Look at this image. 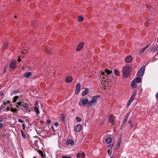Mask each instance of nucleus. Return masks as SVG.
Masks as SVG:
<instances>
[{"instance_id":"6ab92c4d","label":"nucleus","mask_w":158,"mask_h":158,"mask_svg":"<svg viewBox=\"0 0 158 158\" xmlns=\"http://www.w3.org/2000/svg\"><path fill=\"white\" fill-rule=\"evenodd\" d=\"M88 92V89L87 88H85V90H83L82 92V96H85V95H86L87 94Z\"/></svg>"},{"instance_id":"a18cd8bd","label":"nucleus","mask_w":158,"mask_h":158,"mask_svg":"<svg viewBox=\"0 0 158 158\" xmlns=\"http://www.w3.org/2000/svg\"><path fill=\"white\" fill-rule=\"evenodd\" d=\"M62 158H71V156H62Z\"/></svg>"},{"instance_id":"39448f33","label":"nucleus","mask_w":158,"mask_h":158,"mask_svg":"<svg viewBox=\"0 0 158 158\" xmlns=\"http://www.w3.org/2000/svg\"><path fill=\"white\" fill-rule=\"evenodd\" d=\"M108 120L109 122L110 123H111L112 124H114L115 121L114 115L112 114L110 115L108 117Z\"/></svg>"},{"instance_id":"ddd939ff","label":"nucleus","mask_w":158,"mask_h":158,"mask_svg":"<svg viewBox=\"0 0 158 158\" xmlns=\"http://www.w3.org/2000/svg\"><path fill=\"white\" fill-rule=\"evenodd\" d=\"M32 73L31 72H26L24 74L23 76L26 78H28L32 74Z\"/></svg>"},{"instance_id":"ea45409f","label":"nucleus","mask_w":158,"mask_h":158,"mask_svg":"<svg viewBox=\"0 0 158 158\" xmlns=\"http://www.w3.org/2000/svg\"><path fill=\"white\" fill-rule=\"evenodd\" d=\"M22 102H18L17 103V104L18 105L20 106H19V108H20V107H21V106L22 104Z\"/></svg>"},{"instance_id":"6e6552de","label":"nucleus","mask_w":158,"mask_h":158,"mask_svg":"<svg viewBox=\"0 0 158 158\" xmlns=\"http://www.w3.org/2000/svg\"><path fill=\"white\" fill-rule=\"evenodd\" d=\"M81 128L82 126L81 124H79L75 126L74 129L76 132H79L81 130Z\"/></svg>"},{"instance_id":"4468645a","label":"nucleus","mask_w":158,"mask_h":158,"mask_svg":"<svg viewBox=\"0 0 158 158\" xmlns=\"http://www.w3.org/2000/svg\"><path fill=\"white\" fill-rule=\"evenodd\" d=\"M73 80V78L69 76L67 77L65 79V81L67 83L71 82Z\"/></svg>"},{"instance_id":"774afa93","label":"nucleus","mask_w":158,"mask_h":158,"mask_svg":"<svg viewBox=\"0 0 158 158\" xmlns=\"http://www.w3.org/2000/svg\"><path fill=\"white\" fill-rule=\"evenodd\" d=\"M19 106V105H16V107H17L19 108V106Z\"/></svg>"},{"instance_id":"7c9ffc66","label":"nucleus","mask_w":158,"mask_h":158,"mask_svg":"<svg viewBox=\"0 0 158 158\" xmlns=\"http://www.w3.org/2000/svg\"><path fill=\"white\" fill-rule=\"evenodd\" d=\"M139 77H137L136 79V83H139L141 81V78Z\"/></svg>"},{"instance_id":"9d476101","label":"nucleus","mask_w":158,"mask_h":158,"mask_svg":"<svg viewBox=\"0 0 158 158\" xmlns=\"http://www.w3.org/2000/svg\"><path fill=\"white\" fill-rule=\"evenodd\" d=\"M9 67L13 69H15V61L13 60L11 61L10 63Z\"/></svg>"},{"instance_id":"6e6d98bb","label":"nucleus","mask_w":158,"mask_h":158,"mask_svg":"<svg viewBox=\"0 0 158 158\" xmlns=\"http://www.w3.org/2000/svg\"><path fill=\"white\" fill-rule=\"evenodd\" d=\"M108 154H109L110 156V155H111V153H110V149L108 150Z\"/></svg>"},{"instance_id":"e433bc0d","label":"nucleus","mask_w":158,"mask_h":158,"mask_svg":"<svg viewBox=\"0 0 158 158\" xmlns=\"http://www.w3.org/2000/svg\"><path fill=\"white\" fill-rule=\"evenodd\" d=\"M76 119H77V122H80L81 121V119L80 117H77Z\"/></svg>"},{"instance_id":"72a5a7b5","label":"nucleus","mask_w":158,"mask_h":158,"mask_svg":"<svg viewBox=\"0 0 158 158\" xmlns=\"http://www.w3.org/2000/svg\"><path fill=\"white\" fill-rule=\"evenodd\" d=\"M105 71L108 75L110 74L112 72L111 71H110L109 70L107 69H105Z\"/></svg>"},{"instance_id":"5fc2aeb1","label":"nucleus","mask_w":158,"mask_h":158,"mask_svg":"<svg viewBox=\"0 0 158 158\" xmlns=\"http://www.w3.org/2000/svg\"><path fill=\"white\" fill-rule=\"evenodd\" d=\"M22 127H23V129H25V127L24 124L23 123V124H22Z\"/></svg>"},{"instance_id":"338daca9","label":"nucleus","mask_w":158,"mask_h":158,"mask_svg":"<svg viewBox=\"0 0 158 158\" xmlns=\"http://www.w3.org/2000/svg\"><path fill=\"white\" fill-rule=\"evenodd\" d=\"M0 95L2 96L3 95V94L2 93H0Z\"/></svg>"},{"instance_id":"9b49d317","label":"nucleus","mask_w":158,"mask_h":158,"mask_svg":"<svg viewBox=\"0 0 158 158\" xmlns=\"http://www.w3.org/2000/svg\"><path fill=\"white\" fill-rule=\"evenodd\" d=\"M133 58L130 56H127L125 59V61L126 62L128 63H131L132 60Z\"/></svg>"},{"instance_id":"a211bd4d","label":"nucleus","mask_w":158,"mask_h":158,"mask_svg":"<svg viewBox=\"0 0 158 158\" xmlns=\"http://www.w3.org/2000/svg\"><path fill=\"white\" fill-rule=\"evenodd\" d=\"M131 85L133 88H135L136 86L135 79H134L131 83Z\"/></svg>"},{"instance_id":"c85d7f7f","label":"nucleus","mask_w":158,"mask_h":158,"mask_svg":"<svg viewBox=\"0 0 158 158\" xmlns=\"http://www.w3.org/2000/svg\"><path fill=\"white\" fill-rule=\"evenodd\" d=\"M64 115L63 114H61V121L64 122Z\"/></svg>"},{"instance_id":"20e7f679","label":"nucleus","mask_w":158,"mask_h":158,"mask_svg":"<svg viewBox=\"0 0 158 158\" xmlns=\"http://www.w3.org/2000/svg\"><path fill=\"white\" fill-rule=\"evenodd\" d=\"M89 100L87 99H85V98L81 100L79 102V105L81 106L82 105H85L87 103L88 104Z\"/></svg>"},{"instance_id":"79ce46f5","label":"nucleus","mask_w":158,"mask_h":158,"mask_svg":"<svg viewBox=\"0 0 158 158\" xmlns=\"http://www.w3.org/2000/svg\"><path fill=\"white\" fill-rule=\"evenodd\" d=\"M81 156L82 157L84 158L85 156V154L84 152H82L81 154Z\"/></svg>"},{"instance_id":"a19ab883","label":"nucleus","mask_w":158,"mask_h":158,"mask_svg":"<svg viewBox=\"0 0 158 158\" xmlns=\"http://www.w3.org/2000/svg\"><path fill=\"white\" fill-rule=\"evenodd\" d=\"M155 57L156 60L158 59V52L155 55Z\"/></svg>"},{"instance_id":"a878e982","label":"nucleus","mask_w":158,"mask_h":158,"mask_svg":"<svg viewBox=\"0 0 158 158\" xmlns=\"http://www.w3.org/2000/svg\"><path fill=\"white\" fill-rule=\"evenodd\" d=\"M19 98V97L18 96H16L13 98V102H16L17 99Z\"/></svg>"},{"instance_id":"603ef678","label":"nucleus","mask_w":158,"mask_h":158,"mask_svg":"<svg viewBox=\"0 0 158 158\" xmlns=\"http://www.w3.org/2000/svg\"><path fill=\"white\" fill-rule=\"evenodd\" d=\"M4 118H0V123L4 121Z\"/></svg>"},{"instance_id":"69168bd1","label":"nucleus","mask_w":158,"mask_h":158,"mask_svg":"<svg viewBox=\"0 0 158 158\" xmlns=\"http://www.w3.org/2000/svg\"><path fill=\"white\" fill-rule=\"evenodd\" d=\"M18 61L19 62H20L21 61V60H20V58H19L18 59Z\"/></svg>"},{"instance_id":"0e129e2a","label":"nucleus","mask_w":158,"mask_h":158,"mask_svg":"<svg viewBox=\"0 0 158 158\" xmlns=\"http://www.w3.org/2000/svg\"><path fill=\"white\" fill-rule=\"evenodd\" d=\"M6 110H10V108L9 107H7L6 109Z\"/></svg>"},{"instance_id":"1a4fd4ad","label":"nucleus","mask_w":158,"mask_h":158,"mask_svg":"<svg viewBox=\"0 0 158 158\" xmlns=\"http://www.w3.org/2000/svg\"><path fill=\"white\" fill-rule=\"evenodd\" d=\"M84 43L83 42L80 43L77 46V51H80L83 47Z\"/></svg>"},{"instance_id":"4be33fe9","label":"nucleus","mask_w":158,"mask_h":158,"mask_svg":"<svg viewBox=\"0 0 158 158\" xmlns=\"http://www.w3.org/2000/svg\"><path fill=\"white\" fill-rule=\"evenodd\" d=\"M19 90H13L12 91L11 93L10 94V95H12L14 94H16L18 93L19 92Z\"/></svg>"},{"instance_id":"473e14b6","label":"nucleus","mask_w":158,"mask_h":158,"mask_svg":"<svg viewBox=\"0 0 158 158\" xmlns=\"http://www.w3.org/2000/svg\"><path fill=\"white\" fill-rule=\"evenodd\" d=\"M21 133L22 135V137L24 139H25L26 137V136L24 133V132L21 130Z\"/></svg>"},{"instance_id":"864d4df0","label":"nucleus","mask_w":158,"mask_h":158,"mask_svg":"<svg viewBox=\"0 0 158 158\" xmlns=\"http://www.w3.org/2000/svg\"><path fill=\"white\" fill-rule=\"evenodd\" d=\"M54 125L56 126V127H57L58 126V123L57 122H56L55 123H54Z\"/></svg>"},{"instance_id":"052dcab7","label":"nucleus","mask_w":158,"mask_h":158,"mask_svg":"<svg viewBox=\"0 0 158 158\" xmlns=\"http://www.w3.org/2000/svg\"><path fill=\"white\" fill-rule=\"evenodd\" d=\"M156 98H158V93L156 94Z\"/></svg>"},{"instance_id":"680f3d73","label":"nucleus","mask_w":158,"mask_h":158,"mask_svg":"<svg viewBox=\"0 0 158 158\" xmlns=\"http://www.w3.org/2000/svg\"><path fill=\"white\" fill-rule=\"evenodd\" d=\"M6 104H8L9 103H10V102L9 101H8L6 102Z\"/></svg>"},{"instance_id":"e2e57ef3","label":"nucleus","mask_w":158,"mask_h":158,"mask_svg":"<svg viewBox=\"0 0 158 158\" xmlns=\"http://www.w3.org/2000/svg\"><path fill=\"white\" fill-rule=\"evenodd\" d=\"M105 74V73L104 72H102V73H101V74L103 75V76H104V75Z\"/></svg>"},{"instance_id":"c03bdc74","label":"nucleus","mask_w":158,"mask_h":158,"mask_svg":"<svg viewBox=\"0 0 158 158\" xmlns=\"http://www.w3.org/2000/svg\"><path fill=\"white\" fill-rule=\"evenodd\" d=\"M119 144H117L116 145V147L114 150H116L119 147Z\"/></svg>"},{"instance_id":"7ed1b4c3","label":"nucleus","mask_w":158,"mask_h":158,"mask_svg":"<svg viewBox=\"0 0 158 158\" xmlns=\"http://www.w3.org/2000/svg\"><path fill=\"white\" fill-rule=\"evenodd\" d=\"M145 70V67L144 66H142L139 70L137 74V76L139 77L142 76L143 75Z\"/></svg>"},{"instance_id":"49530a36","label":"nucleus","mask_w":158,"mask_h":158,"mask_svg":"<svg viewBox=\"0 0 158 158\" xmlns=\"http://www.w3.org/2000/svg\"><path fill=\"white\" fill-rule=\"evenodd\" d=\"M8 67L7 65H6V66H5L4 67V72H6V71L7 69H8Z\"/></svg>"},{"instance_id":"09e8293b","label":"nucleus","mask_w":158,"mask_h":158,"mask_svg":"<svg viewBox=\"0 0 158 158\" xmlns=\"http://www.w3.org/2000/svg\"><path fill=\"white\" fill-rule=\"evenodd\" d=\"M114 144H110L108 146L109 148H111L113 146Z\"/></svg>"},{"instance_id":"13d9d810","label":"nucleus","mask_w":158,"mask_h":158,"mask_svg":"<svg viewBox=\"0 0 158 158\" xmlns=\"http://www.w3.org/2000/svg\"><path fill=\"white\" fill-rule=\"evenodd\" d=\"M128 122L130 124H131V123H132V121L131 120H129Z\"/></svg>"},{"instance_id":"2eb2a0df","label":"nucleus","mask_w":158,"mask_h":158,"mask_svg":"<svg viewBox=\"0 0 158 158\" xmlns=\"http://www.w3.org/2000/svg\"><path fill=\"white\" fill-rule=\"evenodd\" d=\"M157 50H158V46H155L152 48L150 51L154 53Z\"/></svg>"},{"instance_id":"8fccbe9b","label":"nucleus","mask_w":158,"mask_h":158,"mask_svg":"<svg viewBox=\"0 0 158 158\" xmlns=\"http://www.w3.org/2000/svg\"><path fill=\"white\" fill-rule=\"evenodd\" d=\"M3 127V124L2 123H0V128H2Z\"/></svg>"},{"instance_id":"c9c22d12","label":"nucleus","mask_w":158,"mask_h":158,"mask_svg":"<svg viewBox=\"0 0 158 158\" xmlns=\"http://www.w3.org/2000/svg\"><path fill=\"white\" fill-rule=\"evenodd\" d=\"M8 44L7 43H5L3 45V47L4 49H6L8 46Z\"/></svg>"},{"instance_id":"f257e3e1","label":"nucleus","mask_w":158,"mask_h":158,"mask_svg":"<svg viewBox=\"0 0 158 158\" xmlns=\"http://www.w3.org/2000/svg\"><path fill=\"white\" fill-rule=\"evenodd\" d=\"M100 97V95H96L93 96L92 98V100L88 103L87 107H89L95 105L97 103V99Z\"/></svg>"},{"instance_id":"f8f14e48","label":"nucleus","mask_w":158,"mask_h":158,"mask_svg":"<svg viewBox=\"0 0 158 158\" xmlns=\"http://www.w3.org/2000/svg\"><path fill=\"white\" fill-rule=\"evenodd\" d=\"M67 143L68 145L73 146L74 144V141L72 139H69L67 141Z\"/></svg>"},{"instance_id":"de8ad7c7","label":"nucleus","mask_w":158,"mask_h":158,"mask_svg":"<svg viewBox=\"0 0 158 158\" xmlns=\"http://www.w3.org/2000/svg\"><path fill=\"white\" fill-rule=\"evenodd\" d=\"M18 121L19 122L21 123H23L24 122V121L21 119H18Z\"/></svg>"},{"instance_id":"c756f323","label":"nucleus","mask_w":158,"mask_h":158,"mask_svg":"<svg viewBox=\"0 0 158 158\" xmlns=\"http://www.w3.org/2000/svg\"><path fill=\"white\" fill-rule=\"evenodd\" d=\"M10 110L13 112L16 113L17 112V110L16 109H13V108L11 107L10 108Z\"/></svg>"},{"instance_id":"58836bf2","label":"nucleus","mask_w":158,"mask_h":158,"mask_svg":"<svg viewBox=\"0 0 158 158\" xmlns=\"http://www.w3.org/2000/svg\"><path fill=\"white\" fill-rule=\"evenodd\" d=\"M121 136L119 138L118 141V144H119L120 145L121 142Z\"/></svg>"},{"instance_id":"aec40b11","label":"nucleus","mask_w":158,"mask_h":158,"mask_svg":"<svg viewBox=\"0 0 158 158\" xmlns=\"http://www.w3.org/2000/svg\"><path fill=\"white\" fill-rule=\"evenodd\" d=\"M6 105V102H3V104H2L0 107V110H3L4 108L5 107Z\"/></svg>"},{"instance_id":"bb28decb","label":"nucleus","mask_w":158,"mask_h":158,"mask_svg":"<svg viewBox=\"0 0 158 158\" xmlns=\"http://www.w3.org/2000/svg\"><path fill=\"white\" fill-rule=\"evenodd\" d=\"M46 51V52L48 54H50L52 53V50L51 49L47 48Z\"/></svg>"},{"instance_id":"37998d69","label":"nucleus","mask_w":158,"mask_h":158,"mask_svg":"<svg viewBox=\"0 0 158 158\" xmlns=\"http://www.w3.org/2000/svg\"><path fill=\"white\" fill-rule=\"evenodd\" d=\"M81 156V154L80 153H77L76 155L77 157V158H79Z\"/></svg>"},{"instance_id":"f3484780","label":"nucleus","mask_w":158,"mask_h":158,"mask_svg":"<svg viewBox=\"0 0 158 158\" xmlns=\"http://www.w3.org/2000/svg\"><path fill=\"white\" fill-rule=\"evenodd\" d=\"M135 98L131 96L129 100L128 101L127 103V107L129 106L131 104L132 102L134 100Z\"/></svg>"},{"instance_id":"393cba45","label":"nucleus","mask_w":158,"mask_h":158,"mask_svg":"<svg viewBox=\"0 0 158 158\" xmlns=\"http://www.w3.org/2000/svg\"><path fill=\"white\" fill-rule=\"evenodd\" d=\"M83 19V17L81 16H80L78 18V20L79 22H82Z\"/></svg>"},{"instance_id":"4d7b16f0","label":"nucleus","mask_w":158,"mask_h":158,"mask_svg":"<svg viewBox=\"0 0 158 158\" xmlns=\"http://www.w3.org/2000/svg\"><path fill=\"white\" fill-rule=\"evenodd\" d=\"M51 122V121L50 120H48L47 121V123L49 124H50Z\"/></svg>"},{"instance_id":"412c9836","label":"nucleus","mask_w":158,"mask_h":158,"mask_svg":"<svg viewBox=\"0 0 158 158\" xmlns=\"http://www.w3.org/2000/svg\"><path fill=\"white\" fill-rule=\"evenodd\" d=\"M128 118V116H127V115H126L124 118V120L123 121V123L122 125H123V124H125L127 121V119Z\"/></svg>"},{"instance_id":"5701e85b","label":"nucleus","mask_w":158,"mask_h":158,"mask_svg":"<svg viewBox=\"0 0 158 158\" xmlns=\"http://www.w3.org/2000/svg\"><path fill=\"white\" fill-rule=\"evenodd\" d=\"M149 45L143 48L141 50H140V54H141L142 53H143L144 51L145 50L149 47Z\"/></svg>"},{"instance_id":"3c124183","label":"nucleus","mask_w":158,"mask_h":158,"mask_svg":"<svg viewBox=\"0 0 158 158\" xmlns=\"http://www.w3.org/2000/svg\"><path fill=\"white\" fill-rule=\"evenodd\" d=\"M35 23V22H32L31 24V26L32 27L34 26Z\"/></svg>"},{"instance_id":"0eeeda50","label":"nucleus","mask_w":158,"mask_h":158,"mask_svg":"<svg viewBox=\"0 0 158 158\" xmlns=\"http://www.w3.org/2000/svg\"><path fill=\"white\" fill-rule=\"evenodd\" d=\"M81 85L80 83H77L76 87L75 94H78L80 91Z\"/></svg>"},{"instance_id":"bf43d9fd","label":"nucleus","mask_w":158,"mask_h":158,"mask_svg":"<svg viewBox=\"0 0 158 158\" xmlns=\"http://www.w3.org/2000/svg\"><path fill=\"white\" fill-rule=\"evenodd\" d=\"M147 6L148 8H151V6L149 5H147Z\"/></svg>"},{"instance_id":"cd10ccee","label":"nucleus","mask_w":158,"mask_h":158,"mask_svg":"<svg viewBox=\"0 0 158 158\" xmlns=\"http://www.w3.org/2000/svg\"><path fill=\"white\" fill-rule=\"evenodd\" d=\"M34 109L35 112L37 114H38L40 113V112L38 109L35 106L34 107Z\"/></svg>"},{"instance_id":"f03ea898","label":"nucleus","mask_w":158,"mask_h":158,"mask_svg":"<svg viewBox=\"0 0 158 158\" xmlns=\"http://www.w3.org/2000/svg\"><path fill=\"white\" fill-rule=\"evenodd\" d=\"M131 66L129 65L124 67L123 69V73L124 76L126 77H128L130 74V70Z\"/></svg>"},{"instance_id":"b1692460","label":"nucleus","mask_w":158,"mask_h":158,"mask_svg":"<svg viewBox=\"0 0 158 158\" xmlns=\"http://www.w3.org/2000/svg\"><path fill=\"white\" fill-rule=\"evenodd\" d=\"M114 74L115 76H118L119 74V72L118 70L116 69H114Z\"/></svg>"},{"instance_id":"2f4dec72","label":"nucleus","mask_w":158,"mask_h":158,"mask_svg":"<svg viewBox=\"0 0 158 158\" xmlns=\"http://www.w3.org/2000/svg\"><path fill=\"white\" fill-rule=\"evenodd\" d=\"M137 90H134L133 92V94H132V96L133 97L135 98V96L137 94Z\"/></svg>"},{"instance_id":"4c0bfd02","label":"nucleus","mask_w":158,"mask_h":158,"mask_svg":"<svg viewBox=\"0 0 158 158\" xmlns=\"http://www.w3.org/2000/svg\"><path fill=\"white\" fill-rule=\"evenodd\" d=\"M149 23V20H148V21H146L144 24V25L145 26L148 27V24Z\"/></svg>"},{"instance_id":"f704fd0d","label":"nucleus","mask_w":158,"mask_h":158,"mask_svg":"<svg viewBox=\"0 0 158 158\" xmlns=\"http://www.w3.org/2000/svg\"><path fill=\"white\" fill-rule=\"evenodd\" d=\"M38 152L43 157H44V155L43 154V152L42 151L39 150L38 151Z\"/></svg>"},{"instance_id":"423d86ee","label":"nucleus","mask_w":158,"mask_h":158,"mask_svg":"<svg viewBox=\"0 0 158 158\" xmlns=\"http://www.w3.org/2000/svg\"><path fill=\"white\" fill-rule=\"evenodd\" d=\"M29 105L27 103H25L24 104H22L21 106L20 109L22 110H24L25 109L26 111L28 110L29 109Z\"/></svg>"},{"instance_id":"dca6fc26","label":"nucleus","mask_w":158,"mask_h":158,"mask_svg":"<svg viewBox=\"0 0 158 158\" xmlns=\"http://www.w3.org/2000/svg\"><path fill=\"white\" fill-rule=\"evenodd\" d=\"M112 141V138L111 137H108L105 140L106 143L109 144L111 143Z\"/></svg>"}]
</instances>
